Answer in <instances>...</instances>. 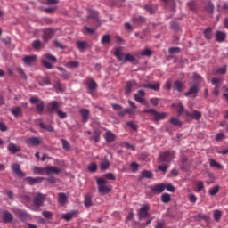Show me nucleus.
<instances>
[{"label": "nucleus", "mask_w": 228, "mask_h": 228, "mask_svg": "<svg viewBox=\"0 0 228 228\" xmlns=\"http://www.w3.org/2000/svg\"><path fill=\"white\" fill-rule=\"evenodd\" d=\"M142 113H150L151 117H153L154 122H159V120H165V117H167L166 112H159L155 109H144Z\"/></svg>", "instance_id": "obj_1"}, {"label": "nucleus", "mask_w": 228, "mask_h": 228, "mask_svg": "<svg viewBox=\"0 0 228 228\" xmlns=\"http://www.w3.org/2000/svg\"><path fill=\"white\" fill-rule=\"evenodd\" d=\"M96 184L98 185V192L100 195H106L111 191L112 187L106 185V180L102 178H97Z\"/></svg>", "instance_id": "obj_2"}, {"label": "nucleus", "mask_w": 228, "mask_h": 228, "mask_svg": "<svg viewBox=\"0 0 228 228\" xmlns=\"http://www.w3.org/2000/svg\"><path fill=\"white\" fill-rule=\"evenodd\" d=\"M45 199H47V196L40 192H38L36 196H34V200H33L34 208H31L32 211H37L38 208H42V206H44V202H45Z\"/></svg>", "instance_id": "obj_3"}, {"label": "nucleus", "mask_w": 228, "mask_h": 228, "mask_svg": "<svg viewBox=\"0 0 228 228\" xmlns=\"http://www.w3.org/2000/svg\"><path fill=\"white\" fill-rule=\"evenodd\" d=\"M29 101L31 104H36L37 113L42 115V113H44V109L45 108L44 101L40 100L38 97H31Z\"/></svg>", "instance_id": "obj_4"}, {"label": "nucleus", "mask_w": 228, "mask_h": 228, "mask_svg": "<svg viewBox=\"0 0 228 228\" xmlns=\"http://www.w3.org/2000/svg\"><path fill=\"white\" fill-rule=\"evenodd\" d=\"M137 88H142V86L138 85L135 80L127 81L125 89L126 95H129L133 90H137Z\"/></svg>", "instance_id": "obj_5"}, {"label": "nucleus", "mask_w": 228, "mask_h": 228, "mask_svg": "<svg viewBox=\"0 0 228 228\" xmlns=\"http://www.w3.org/2000/svg\"><path fill=\"white\" fill-rule=\"evenodd\" d=\"M174 158V151H164L159 154V163H170Z\"/></svg>", "instance_id": "obj_6"}, {"label": "nucleus", "mask_w": 228, "mask_h": 228, "mask_svg": "<svg viewBox=\"0 0 228 228\" xmlns=\"http://www.w3.org/2000/svg\"><path fill=\"white\" fill-rule=\"evenodd\" d=\"M144 97H145V91L142 89L138 91V94L134 95V101H136L137 102H140V104H143V106H147L149 103L147 102Z\"/></svg>", "instance_id": "obj_7"}, {"label": "nucleus", "mask_w": 228, "mask_h": 228, "mask_svg": "<svg viewBox=\"0 0 228 228\" xmlns=\"http://www.w3.org/2000/svg\"><path fill=\"white\" fill-rule=\"evenodd\" d=\"M25 143L28 147H38L42 143V139L38 137H29L26 139Z\"/></svg>", "instance_id": "obj_8"}, {"label": "nucleus", "mask_w": 228, "mask_h": 228, "mask_svg": "<svg viewBox=\"0 0 228 228\" xmlns=\"http://www.w3.org/2000/svg\"><path fill=\"white\" fill-rule=\"evenodd\" d=\"M149 209H151V207L149 205H142L141 207V208L138 211L139 220L147 218V216H149Z\"/></svg>", "instance_id": "obj_9"}, {"label": "nucleus", "mask_w": 228, "mask_h": 228, "mask_svg": "<svg viewBox=\"0 0 228 228\" xmlns=\"http://www.w3.org/2000/svg\"><path fill=\"white\" fill-rule=\"evenodd\" d=\"M22 61L27 67H32L37 62V55H26Z\"/></svg>", "instance_id": "obj_10"}, {"label": "nucleus", "mask_w": 228, "mask_h": 228, "mask_svg": "<svg viewBox=\"0 0 228 228\" xmlns=\"http://www.w3.org/2000/svg\"><path fill=\"white\" fill-rule=\"evenodd\" d=\"M2 222L3 224H10L13 222V215L8 210H4L2 213Z\"/></svg>", "instance_id": "obj_11"}, {"label": "nucleus", "mask_w": 228, "mask_h": 228, "mask_svg": "<svg viewBox=\"0 0 228 228\" xmlns=\"http://www.w3.org/2000/svg\"><path fill=\"white\" fill-rule=\"evenodd\" d=\"M14 215L18 216L20 220H26V218H29V214L26 212V210H22L20 208H14L13 210Z\"/></svg>", "instance_id": "obj_12"}, {"label": "nucleus", "mask_w": 228, "mask_h": 228, "mask_svg": "<svg viewBox=\"0 0 228 228\" xmlns=\"http://www.w3.org/2000/svg\"><path fill=\"white\" fill-rule=\"evenodd\" d=\"M55 32L56 31L53 28H45L44 30V34H43L44 42H49V40H51V38H53V37H54Z\"/></svg>", "instance_id": "obj_13"}, {"label": "nucleus", "mask_w": 228, "mask_h": 228, "mask_svg": "<svg viewBox=\"0 0 228 228\" xmlns=\"http://www.w3.org/2000/svg\"><path fill=\"white\" fill-rule=\"evenodd\" d=\"M86 85H87V88L89 90V94H91V95H93L94 92H95V90H97V83L95 82V80H94L92 78H87Z\"/></svg>", "instance_id": "obj_14"}, {"label": "nucleus", "mask_w": 228, "mask_h": 228, "mask_svg": "<svg viewBox=\"0 0 228 228\" xmlns=\"http://www.w3.org/2000/svg\"><path fill=\"white\" fill-rule=\"evenodd\" d=\"M128 104H129L130 108L125 109L126 115H135V113H136L135 110H138V107L131 100H128Z\"/></svg>", "instance_id": "obj_15"}, {"label": "nucleus", "mask_w": 228, "mask_h": 228, "mask_svg": "<svg viewBox=\"0 0 228 228\" xmlns=\"http://www.w3.org/2000/svg\"><path fill=\"white\" fill-rule=\"evenodd\" d=\"M45 179V178L40 177V176H37L36 178H33L31 176H28L24 179V181L28 183V184H30V186H33V184H38V183H42V181H44Z\"/></svg>", "instance_id": "obj_16"}, {"label": "nucleus", "mask_w": 228, "mask_h": 228, "mask_svg": "<svg viewBox=\"0 0 228 228\" xmlns=\"http://www.w3.org/2000/svg\"><path fill=\"white\" fill-rule=\"evenodd\" d=\"M7 151L11 152V154H17V152H20V151H22V148L13 142H11L7 146Z\"/></svg>", "instance_id": "obj_17"}, {"label": "nucleus", "mask_w": 228, "mask_h": 228, "mask_svg": "<svg viewBox=\"0 0 228 228\" xmlns=\"http://www.w3.org/2000/svg\"><path fill=\"white\" fill-rule=\"evenodd\" d=\"M20 200L22 202V204H25V206H28V204H31L33 202V197L31 194H21L20 196Z\"/></svg>", "instance_id": "obj_18"}, {"label": "nucleus", "mask_w": 228, "mask_h": 228, "mask_svg": "<svg viewBox=\"0 0 228 228\" xmlns=\"http://www.w3.org/2000/svg\"><path fill=\"white\" fill-rule=\"evenodd\" d=\"M166 188H167V184L159 183V184L152 186L151 188V191H153V193H163V191H165Z\"/></svg>", "instance_id": "obj_19"}, {"label": "nucleus", "mask_w": 228, "mask_h": 228, "mask_svg": "<svg viewBox=\"0 0 228 228\" xmlns=\"http://www.w3.org/2000/svg\"><path fill=\"white\" fill-rule=\"evenodd\" d=\"M79 113L82 117L83 124H86V122H88V118H90V110L87 109H80Z\"/></svg>", "instance_id": "obj_20"}, {"label": "nucleus", "mask_w": 228, "mask_h": 228, "mask_svg": "<svg viewBox=\"0 0 228 228\" xmlns=\"http://www.w3.org/2000/svg\"><path fill=\"white\" fill-rule=\"evenodd\" d=\"M186 117H191V118H193L194 120H200L202 118V113L199 110H193L192 112L185 111Z\"/></svg>", "instance_id": "obj_21"}, {"label": "nucleus", "mask_w": 228, "mask_h": 228, "mask_svg": "<svg viewBox=\"0 0 228 228\" xmlns=\"http://www.w3.org/2000/svg\"><path fill=\"white\" fill-rule=\"evenodd\" d=\"M197 94H199V84H194L184 95L190 97V95H197Z\"/></svg>", "instance_id": "obj_22"}, {"label": "nucleus", "mask_w": 228, "mask_h": 228, "mask_svg": "<svg viewBox=\"0 0 228 228\" xmlns=\"http://www.w3.org/2000/svg\"><path fill=\"white\" fill-rule=\"evenodd\" d=\"M12 170L14 174L18 175V177H26V173L20 170V166L19 164H13Z\"/></svg>", "instance_id": "obj_23"}, {"label": "nucleus", "mask_w": 228, "mask_h": 228, "mask_svg": "<svg viewBox=\"0 0 228 228\" xmlns=\"http://www.w3.org/2000/svg\"><path fill=\"white\" fill-rule=\"evenodd\" d=\"M160 85L159 82H156L155 84L148 83L142 86V88H148L149 90H154V92H158L159 90Z\"/></svg>", "instance_id": "obj_24"}, {"label": "nucleus", "mask_w": 228, "mask_h": 228, "mask_svg": "<svg viewBox=\"0 0 228 228\" xmlns=\"http://www.w3.org/2000/svg\"><path fill=\"white\" fill-rule=\"evenodd\" d=\"M227 38V33L217 30L216 33V42H224Z\"/></svg>", "instance_id": "obj_25"}, {"label": "nucleus", "mask_w": 228, "mask_h": 228, "mask_svg": "<svg viewBox=\"0 0 228 228\" xmlns=\"http://www.w3.org/2000/svg\"><path fill=\"white\" fill-rule=\"evenodd\" d=\"M61 172V169L54 167V166H47L46 167V175H51V174H60Z\"/></svg>", "instance_id": "obj_26"}, {"label": "nucleus", "mask_w": 228, "mask_h": 228, "mask_svg": "<svg viewBox=\"0 0 228 228\" xmlns=\"http://www.w3.org/2000/svg\"><path fill=\"white\" fill-rule=\"evenodd\" d=\"M132 22H134V24H145L146 20L143 16L134 15L132 17Z\"/></svg>", "instance_id": "obj_27"}, {"label": "nucleus", "mask_w": 228, "mask_h": 228, "mask_svg": "<svg viewBox=\"0 0 228 228\" xmlns=\"http://www.w3.org/2000/svg\"><path fill=\"white\" fill-rule=\"evenodd\" d=\"M58 202L61 206H65V204H67L68 202L67 194H65L64 192L58 193Z\"/></svg>", "instance_id": "obj_28"}, {"label": "nucleus", "mask_w": 228, "mask_h": 228, "mask_svg": "<svg viewBox=\"0 0 228 228\" xmlns=\"http://www.w3.org/2000/svg\"><path fill=\"white\" fill-rule=\"evenodd\" d=\"M105 140L107 143H113L115 142V134H113L111 131L108 130L105 133Z\"/></svg>", "instance_id": "obj_29"}, {"label": "nucleus", "mask_w": 228, "mask_h": 228, "mask_svg": "<svg viewBox=\"0 0 228 228\" xmlns=\"http://www.w3.org/2000/svg\"><path fill=\"white\" fill-rule=\"evenodd\" d=\"M173 108H175L178 111V115H183V113H184V115H186L185 111H188L186 110H184V106H183V103H173Z\"/></svg>", "instance_id": "obj_30"}, {"label": "nucleus", "mask_w": 228, "mask_h": 228, "mask_svg": "<svg viewBox=\"0 0 228 228\" xmlns=\"http://www.w3.org/2000/svg\"><path fill=\"white\" fill-rule=\"evenodd\" d=\"M79 212L77 210L71 211L70 213L63 214L62 218L63 220H66V222H70L72 220V217L75 215H77Z\"/></svg>", "instance_id": "obj_31"}, {"label": "nucleus", "mask_w": 228, "mask_h": 228, "mask_svg": "<svg viewBox=\"0 0 228 228\" xmlns=\"http://www.w3.org/2000/svg\"><path fill=\"white\" fill-rule=\"evenodd\" d=\"M114 56H116V58H118V60H119L120 61H124L126 58V55H124V53H122V48L120 47L116 49Z\"/></svg>", "instance_id": "obj_32"}, {"label": "nucleus", "mask_w": 228, "mask_h": 228, "mask_svg": "<svg viewBox=\"0 0 228 228\" xmlns=\"http://www.w3.org/2000/svg\"><path fill=\"white\" fill-rule=\"evenodd\" d=\"M93 195L92 193H87L86 196H85V200H84V205L86 206V208H90L92 207V199H93Z\"/></svg>", "instance_id": "obj_33"}, {"label": "nucleus", "mask_w": 228, "mask_h": 228, "mask_svg": "<svg viewBox=\"0 0 228 228\" xmlns=\"http://www.w3.org/2000/svg\"><path fill=\"white\" fill-rule=\"evenodd\" d=\"M11 113L13 115V117H20V115H22V107L17 106L11 109Z\"/></svg>", "instance_id": "obj_34"}, {"label": "nucleus", "mask_w": 228, "mask_h": 228, "mask_svg": "<svg viewBox=\"0 0 228 228\" xmlns=\"http://www.w3.org/2000/svg\"><path fill=\"white\" fill-rule=\"evenodd\" d=\"M33 172L34 174H37L38 175H45V174H47L46 167H34Z\"/></svg>", "instance_id": "obj_35"}, {"label": "nucleus", "mask_w": 228, "mask_h": 228, "mask_svg": "<svg viewBox=\"0 0 228 228\" xmlns=\"http://www.w3.org/2000/svg\"><path fill=\"white\" fill-rule=\"evenodd\" d=\"M60 108V103L56 101H53L49 104V111L50 113H53V111H58V109Z\"/></svg>", "instance_id": "obj_36"}, {"label": "nucleus", "mask_w": 228, "mask_h": 228, "mask_svg": "<svg viewBox=\"0 0 228 228\" xmlns=\"http://www.w3.org/2000/svg\"><path fill=\"white\" fill-rule=\"evenodd\" d=\"M39 127L48 131V133H54V127L51 125H45L44 122L39 123Z\"/></svg>", "instance_id": "obj_37"}, {"label": "nucleus", "mask_w": 228, "mask_h": 228, "mask_svg": "<svg viewBox=\"0 0 228 228\" xmlns=\"http://www.w3.org/2000/svg\"><path fill=\"white\" fill-rule=\"evenodd\" d=\"M57 70H59L61 73V77H63V79H69L70 77V73L67 72L64 68L62 67H57Z\"/></svg>", "instance_id": "obj_38"}, {"label": "nucleus", "mask_w": 228, "mask_h": 228, "mask_svg": "<svg viewBox=\"0 0 228 228\" xmlns=\"http://www.w3.org/2000/svg\"><path fill=\"white\" fill-rule=\"evenodd\" d=\"M203 33L206 40H211V38H213V28H208L205 29Z\"/></svg>", "instance_id": "obj_39"}, {"label": "nucleus", "mask_w": 228, "mask_h": 228, "mask_svg": "<svg viewBox=\"0 0 228 228\" xmlns=\"http://www.w3.org/2000/svg\"><path fill=\"white\" fill-rule=\"evenodd\" d=\"M152 176H153L152 172L147 171V170H143L141 173L140 179H152Z\"/></svg>", "instance_id": "obj_40"}, {"label": "nucleus", "mask_w": 228, "mask_h": 228, "mask_svg": "<svg viewBox=\"0 0 228 228\" xmlns=\"http://www.w3.org/2000/svg\"><path fill=\"white\" fill-rule=\"evenodd\" d=\"M175 88L177 92H183L184 90V83L181 82V80L175 81Z\"/></svg>", "instance_id": "obj_41"}, {"label": "nucleus", "mask_w": 228, "mask_h": 228, "mask_svg": "<svg viewBox=\"0 0 228 228\" xmlns=\"http://www.w3.org/2000/svg\"><path fill=\"white\" fill-rule=\"evenodd\" d=\"M143 8L145 12H148V13H150V15H154V13H156V7L154 8L151 4H146Z\"/></svg>", "instance_id": "obj_42"}, {"label": "nucleus", "mask_w": 228, "mask_h": 228, "mask_svg": "<svg viewBox=\"0 0 228 228\" xmlns=\"http://www.w3.org/2000/svg\"><path fill=\"white\" fill-rule=\"evenodd\" d=\"M66 67H68V69H77V67H79V62L76 61H71L67 62Z\"/></svg>", "instance_id": "obj_43"}, {"label": "nucleus", "mask_w": 228, "mask_h": 228, "mask_svg": "<svg viewBox=\"0 0 228 228\" xmlns=\"http://www.w3.org/2000/svg\"><path fill=\"white\" fill-rule=\"evenodd\" d=\"M161 200L164 204H168V202H170V200H172V198L170 196V194L168 193H164L162 196H161Z\"/></svg>", "instance_id": "obj_44"}, {"label": "nucleus", "mask_w": 228, "mask_h": 228, "mask_svg": "<svg viewBox=\"0 0 228 228\" xmlns=\"http://www.w3.org/2000/svg\"><path fill=\"white\" fill-rule=\"evenodd\" d=\"M102 44L103 45H106L108 44H110V42H111V37L110 35H104L102 37Z\"/></svg>", "instance_id": "obj_45"}, {"label": "nucleus", "mask_w": 228, "mask_h": 228, "mask_svg": "<svg viewBox=\"0 0 228 228\" xmlns=\"http://www.w3.org/2000/svg\"><path fill=\"white\" fill-rule=\"evenodd\" d=\"M187 6L188 8L191 11V12H196L197 11V2L195 1H191L187 3Z\"/></svg>", "instance_id": "obj_46"}, {"label": "nucleus", "mask_w": 228, "mask_h": 228, "mask_svg": "<svg viewBox=\"0 0 228 228\" xmlns=\"http://www.w3.org/2000/svg\"><path fill=\"white\" fill-rule=\"evenodd\" d=\"M87 17L88 19H94V20H97L99 13L97 12V11L89 10V14Z\"/></svg>", "instance_id": "obj_47"}, {"label": "nucleus", "mask_w": 228, "mask_h": 228, "mask_svg": "<svg viewBox=\"0 0 228 228\" xmlns=\"http://www.w3.org/2000/svg\"><path fill=\"white\" fill-rule=\"evenodd\" d=\"M205 10L208 13H213V12L215 10V5L213 4V3L208 2L205 7Z\"/></svg>", "instance_id": "obj_48"}, {"label": "nucleus", "mask_w": 228, "mask_h": 228, "mask_svg": "<svg viewBox=\"0 0 228 228\" xmlns=\"http://www.w3.org/2000/svg\"><path fill=\"white\" fill-rule=\"evenodd\" d=\"M169 122L170 124H172V126H183V123L177 118H171Z\"/></svg>", "instance_id": "obj_49"}, {"label": "nucleus", "mask_w": 228, "mask_h": 228, "mask_svg": "<svg viewBox=\"0 0 228 228\" xmlns=\"http://www.w3.org/2000/svg\"><path fill=\"white\" fill-rule=\"evenodd\" d=\"M100 168L101 170H108L110 168V161L108 160H103L100 164Z\"/></svg>", "instance_id": "obj_50"}, {"label": "nucleus", "mask_w": 228, "mask_h": 228, "mask_svg": "<svg viewBox=\"0 0 228 228\" xmlns=\"http://www.w3.org/2000/svg\"><path fill=\"white\" fill-rule=\"evenodd\" d=\"M204 190V182L198 181L196 182V191L199 193L200 191H202Z\"/></svg>", "instance_id": "obj_51"}, {"label": "nucleus", "mask_w": 228, "mask_h": 228, "mask_svg": "<svg viewBox=\"0 0 228 228\" xmlns=\"http://www.w3.org/2000/svg\"><path fill=\"white\" fill-rule=\"evenodd\" d=\"M77 48L80 49V51H83V49L86 48V45H88V43L86 41H78L77 42Z\"/></svg>", "instance_id": "obj_52"}, {"label": "nucleus", "mask_w": 228, "mask_h": 228, "mask_svg": "<svg viewBox=\"0 0 228 228\" xmlns=\"http://www.w3.org/2000/svg\"><path fill=\"white\" fill-rule=\"evenodd\" d=\"M125 61H130L131 63H134V61H136V58L131 55V53H127L125 55Z\"/></svg>", "instance_id": "obj_53"}, {"label": "nucleus", "mask_w": 228, "mask_h": 228, "mask_svg": "<svg viewBox=\"0 0 228 228\" xmlns=\"http://www.w3.org/2000/svg\"><path fill=\"white\" fill-rule=\"evenodd\" d=\"M220 218H222V211L218 209L214 210V219L216 220V222H218Z\"/></svg>", "instance_id": "obj_54"}, {"label": "nucleus", "mask_w": 228, "mask_h": 228, "mask_svg": "<svg viewBox=\"0 0 228 228\" xmlns=\"http://www.w3.org/2000/svg\"><path fill=\"white\" fill-rule=\"evenodd\" d=\"M87 170L89 172H97V164H95V162L91 163L88 167H87Z\"/></svg>", "instance_id": "obj_55"}, {"label": "nucleus", "mask_w": 228, "mask_h": 228, "mask_svg": "<svg viewBox=\"0 0 228 228\" xmlns=\"http://www.w3.org/2000/svg\"><path fill=\"white\" fill-rule=\"evenodd\" d=\"M210 167H213L214 168H222V165H220L216 160L211 159L209 160Z\"/></svg>", "instance_id": "obj_56"}, {"label": "nucleus", "mask_w": 228, "mask_h": 228, "mask_svg": "<svg viewBox=\"0 0 228 228\" xmlns=\"http://www.w3.org/2000/svg\"><path fill=\"white\" fill-rule=\"evenodd\" d=\"M62 142V149H64V151H70V144L68 142L67 140L65 139H61Z\"/></svg>", "instance_id": "obj_57"}, {"label": "nucleus", "mask_w": 228, "mask_h": 228, "mask_svg": "<svg viewBox=\"0 0 228 228\" xmlns=\"http://www.w3.org/2000/svg\"><path fill=\"white\" fill-rule=\"evenodd\" d=\"M141 56L151 57V56H152V51H151V49H149V48H146L141 52Z\"/></svg>", "instance_id": "obj_58"}, {"label": "nucleus", "mask_w": 228, "mask_h": 228, "mask_svg": "<svg viewBox=\"0 0 228 228\" xmlns=\"http://www.w3.org/2000/svg\"><path fill=\"white\" fill-rule=\"evenodd\" d=\"M218 191H220V187L218 185H216L214 188L209 190V195H211L213 197V196L216 195V193H218Z\"/></svg>", "instance_id": "obj_59"}, {"label": "nucleus", "mask_w": 228, "mask_h": 228, "mask_svg": "<svg viewBox=\"0 0 228 228\" xmlns=\"http://www.w3.org/2000/svg\"><path fill=\"white\" fill-rule=\"evenodd\" d=\"M16 70L20 76L21 79H28V77L26 76V73H24V69H22V68H17Z\"/></svg>", "instance_id": "obj_60"}, {"label": "nucleus", "mask_w": 228, "mask_h": 228, "mask_svg": "<svg viewBox=\"0 0 228 228\" xmlns=\"http://www.w3.org/2000/svg\"><path fill=\"white\" fill-rule=\"evenodd\" d=\"M42 215L46 218V220H53V214L51 211H43Z\"/></svg>", "instance_id": "obj_61"}, {"label": "nucleus", "mask_w": 228, "mask_h": 228, "mask_svg": "<svg viewBox=\"0 0 228 228\" xmlns=\"http://www.w3.org/2000/svg\"><path fill=\"white\" fill-rule=\"evenodd\" d=\"M32 47L34 49H40L42 47V42L40 40H35L32 43Z\"/></svg>", "instance_id": "obj_62"}, {"label": "nucleus", "mask_w": 228, "mask_h": 228, "mask_svg": "<svg viewBox=\"0 0 228 228\" xmlns=\"http://www.w3.org/2000/svg\"><path fill=\"white\" fill-rule=\"evenodd\" d=\"M91 139L94 140L96 143H98L99 140H101V134L99 132L95 131Z\"/></svg>", "instance_id": "obj_63"}, {"label": "nucleus", "mask_w": 228, "mask_h": 228, "mask_svg": "<svg viewBox=\"0 0 228 228\" xmlns=\"http://www.w3.org/2000/svg\"><path fill=\"white\" fill-rule=\"evenodd\" d=\"M192 79H194V81H197L198 83H202V77H200V75L197 73H193Z\"/></svg>", "instance_id": "obj_64"}]
</instances>
